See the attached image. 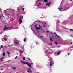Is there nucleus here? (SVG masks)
Masks as SVG:
<instances>
[{
  "label": "nucleus",
  "mask_w": 73,
  "mask_h": 73,
  "mask_svg": "<svg viewBox=\"0 0 73 73\" xmlns=\"http://www.w3.org/2000/svg\"><path fill=\"white\" fill-rule=\"evenodd\" d=\"M30 73H32V71H30Z\"/></svg>",
  "instance_id": "79ce46f5"
},
{
  "label": "nucleus",
  "mask_w": 73,
  "mask_h": 73,
  "mask_svg": "<svg viewBox=\"0 0 73 73\" xmlns=\"http://www.w3.org/2000/svg\"><path fill=\"white\" fill-rule=\"evenodd\" d=\"M20 55H21V54H22V53L23 52V51L20 50Z\"/></svg>",
  "instance_id": "2eb2a0df"
},
{
  "label": "nucleus",
  "mask_w": 73,
  "mask_h": 73,
  "mask_svg": "<svg viewBox=\"0 0 73 73\" xmlns=\"http://www.w3.org/2000/svg\"><path fill=\"white\" fill-rule=\"evenodd\" d=\"M40 27L41 28V27Z\"/></svg>",
  "instance_id": "338daca9"
},
{
  "label": "nucleus",
  "mask_w": 73,
  "mask_h": 73,
  "mask_svg": "<svg viewBox=\"0 0 73 73\" xmlns=\"http://www.w3.org/2000/svg\"><path fill=\"white\" fill-rule=\"evenodd\" d=\"M55 43L56 45H58V44L57 43V42H55Z\"/></svg>",
  "instance_id": "72a5a7b5"
},
{
  "label": "nucleus",
  "mask_w": 73,
  "mask_h": 73,
  "mask_svg": "<svg viewBox=\"0 0 73 73\" xmlns=\"http://www.w3.org/2000/svg\"><path fill=\"white\" fill-rule=\"evenodd\" d=\"M3 70V69H1V70Z\"/></svg>",
  "instance_id": "09e8293b"
},
{
  "label": "nucleus",
  "mask_w": 73,
  "mask_h": 73,
  "mask_svg": "<svg viewBox=\"0 0 73 73\" xmlns=\"http://www.w3.org/2000/svg\"><path fill=\"white\" fill-rule=\"evenodd\" d=\"M26 38H25V39L24 40V42H26Z\"/></svg>",
  "instance_id": "473e14b6"
},
{
  "label": "nucleus",
  "mask_w": 73,
  "mask_h": 73,
  "mask_svg": "<svg viewBox=\"0 0 73 73\" xmlns=\"http://www.w3.org/2000/svg\"><path fill=\"white\" fill-rule=\"evenodd\" d=\"M5 52H4L3 54V56H5Z\"/></svg>",
  "instance_id": "b1692460"
},
{
  "label": "nucleus",
  "mask_w": 73,
  "mask_h": 73,
  "mask_svg": "<svg viewBox=\"0 0 73 73\" xmlns=\"http://www.w3.org/2000/svg\"><path fill=\"white\" fill-rule=\"evenodd\" d=\"M70 1H72V0H70Z\"/></svg>",
  "instance_id": "0e129e2a"
},
{
  "label": "nucleus",
  "mask_w": 73,
  "mask_h": 73,
  "mask_svg": "<svg viewBox=\"0 0 73 73\" xmlns=\"http://www.w3.org/2000/svg\"><path fill=\"white\" fill-rule=\"evenodd\" d=\"M21 62H22V64H26V65H28V66L29 64V63L27 62H23V61H22V60H21Z\"/></svg>",
  "instance_id": "423d86ee"
},
{
  "label": "nucleus",
  "mask_w": 73,
  "mask_h": 73,
  "mask_svg": "<svg viewBox=\"0 0 73 73\" xmlns=\"http://www.w3.org/2000/svg\"><path fill=\"white\" fill-rule=\"evenodd\" d=\"M41 0H37L36 1V2L35 4L36 5V6L38 7H39V5H41Z\"/></svg>",
  "instance_id": "7ed1b4c3"
},
{
  "label": "nucleus",
  "mask_w": 73,
  "mask_h": 73,
  "mask_svg": "<svg viewBox=\"0 0 73 73\" xmlns=\"http://www.w3.org/2000/svg\"><path fill=\"white\" fill-rule=\"evenodd\" d=\"M50 45H53V44L52 43H50Z\"/></svg>",
  "instance_id": "58836bf2"
},
{
  "label": "nucleus",
  "mask_w": 73,
  "mask_h": 73,
  "mask_svg": "<svg viewBox=\"0 0 73 73\" xmlns=\"http://www.w3.org/2000/svg\"><path fill=\"white\" fill-rule=\"evenodd\" d=\"M59 10V11H66L69 9V8H68L67 7H65L64 8H58Z\"/></svg>",
  "instance_id": "f03ea898"
},
{
  "label": "nucleus",
  "mask_w": 73,
  "mask_h": 73,
  "mask_svg": "<svg viewBox=\"0 0 73 73\" xmlns=\"http://www.w3.org/2000/svg\"><path fill=\"white\" fill-rule=\"evenodd\" d=\"M63 1H64V0H62L61 2V4H62V3L63 2Z\"/></svg>",
  "instance_id": "2f4dec72"
},
{
  "label": "nucleus",
  "mask_w": 73,
  "mask_h": 73,
  "mask_svg": "<svg viewBox=\"0 0 73 73\" xmlns=\"http://www.w3.org/2000/svg\"><path fill=\"white\" fill-rule=\"evenodd\" d=\"M55 35H56V36L58 38V37H60V36H58V35H57L56 33H54Z\"/></svg>",
  "instance_id": "a211bd4d"
},
{
  "label": "nucleus",
  "mask_w": 73,
  "mask_h": 73,
  "mask_svg": "<svg viewBox=\"0 0 73 73\" xmlns=\"http://www.w3.org/2000/svg\"><path fill=\"white\" fill-rule=\"evenodd\" d=\"M70 36H71V37H72V38L73 37V36H72L71 35H70Z\"/></svg>",
  "instance_id": "c03bdc74"
},
{
  "label": "nucleus",
  "mask_w": 73,
  "mask_h": 73,
  "mask_svg": "<svg viewBox=\"0 0 73 73\" xmlns=\"http://www.w3.org/2000/svg\"><path fill=\"white\" fill-rule=\"evenodd\" d=\"M21 62H22V64H26V65H28V66L29 64V63L27 62H23V61H22V60H21Z\"/></svg>",
  "instance_id": "39448f33"
},
{
  "label": "nucleus",
  "mask_w": 73,
  "mask_h": 73,
  "mask_svg": "<svg viewBox=\"0 0 73 73\" xmlns=\"http://www.w3.org/2000/svg\"><path fill=\"white\" fill-rule=\"evenodd\" d=\"M3 45H1V46H0V48H1H1H3Z\"/></svg>",
  "instance_id": "4be33fe9"
},
{
  "label": "nucleus",
  "mask_w": 73,
  "mask_h": 73,
  "mask_svg": "<svg viewBox=\"0 0 73 73\" xmlns=\"http://www.w3.org/2000/svg\"><path fill=\"white\" fill-rule=\"evenodd\" d=\"M50 3H51V2H49L48 3L46 4V5L47 6H49V5H50Z\"/></svg>",
  "instance_id": "9b49d317"
},
{
  "label": "nucleus",
  "mask_w": 73,
  "mask_h": 73,
  "mask_svg": "<svg viewBox=\"0 0 73 73\" xmlns=\"http://www.w3.org/2000/svg\"><path fill=\"white\" fill-rule=\"evenodd\" d=\"M3 58H2L1 59V61H3Z\"/></svg>",
  "instance_id": "ea45409f"
},
{
  "label": "nucleus",
  "mask_w": 73,
  "mask_h": 73,
  "mask_svg": "<svg viewBox=\"0 0 73 73\" xmlns=\"http://www.w3.org/2000/svg\"><path fill=\"white\" fill-rule=\"evenodd\" d=\"M68 55H69V53H68Z\"/></svg>",
  "instance_id": "3c124183"
},
{
  "label": "nucleus",
  "mask_w": 73,
  "mask_h": 73,
  "mask_svg": "<svg viewBox=\"0 0 73 73\" xmlns=\"http://www.w3.org/2000/svg\"><path fill=\"white\" fill-rule=\"evenodd\" d=\"M68 23V21H64L63 23V24H67Z\"/></svg>",
  "instance_id": "0eeeda50"
},
{
  "label": "nucleus",
  "mask_w": 73,
  "mask_h": 73,
  "mask_svg": "<svg viewBox=\"0 0 73 73\" xmlns=\"http://www.w3.org/2000/svg\"><path fill=\"white\" fill-rule=\"evenodd\" d=\"M50 66H52V63L51 62H50Z\"/></svg>",
  "instance_id": "7c9ffc66"
},
{
  "label": "nucleus",
  "mask_w": 73,
  "mask_h": 73,
  "mask_svg": "<svg viewBox=\"0 0 73 73\" xmlns=\"http://www.w3.org/2000/svg\"><path fill=\"white\" fill-rule=\"evenodd\" d=\"M0 10H1V9H0Z\"/></svg>",
  "instance_id": "e2e57ef3"
},
{
  "label": "nucleus",
  "mask_w": 73,
  "mask_h": 73,
  "mask_svg": "<svg viewBox=\"0 0 73 73\" xmlns=\"http://www.w3.org/2000/svg\"><path fill=\"white\" fill-rule=\"evenodd\" d=\"M60 52H61V51L60 50L59 51V52H57L58 55H60Z\"/></svg>",
  "instance_id": "f3484780"
},
{
  "label": "nucleus",
  "mask_w": 73,
  "mask_h": 73,
  "mask_svg": "<svg viewBox=\"0 0 73 73\" xmlns=\"http://www.w3.org/2000/svg\"><path fill=\"white\" fill-rule=\"evenodd\" d=\"M4 39L5 41H7V40L6 39V38H4V39L3 38L2 39V40H4Z\"/></svg>",
  "instance_id": "a878e982"
},
{
  "label": "nucleus",
  "mask_w": 73,
  "mask_h": 73,
  "mask_svg": "<svg viewBox=\"0 0 73 73\" xmlns=\"http://www.w3.org/2000/svg\"><path fill=\"white\" fill-rule=\"evenodd\" d=\"M31 69L30 68H29L28 69V71H27L28 73H30V70H31Z\"/></svg>",
  "instance_id": "ddd939ff"
},
{
  "label": "nucleus",
  "mask_w": 73,
  "mask_h": 73,
  "mask_svg": "<svg viewBox=\"0 0 73 73\" xmlns=\"http://www.w3.org/2000/svg\"><path fill=\"white\" fill-rule=\"evenodd\" d=\"M22 10L23 11H24V8H23L22 9Z\"/></svg>",
  "instance_id": "4c0bfd02"
},
{
  "label": "nucleus",
  "mask_w": 73,
  "mask_h": 73,
  "mask_svg": "<svg viewBox=\"0 0 73 73\" xmlns=\"http://www.w3.org/2000/svg\"><path fill=\"white\" fill-rule=\"evenodd\" d=\"M31 64H32V65H33V64L32 62L31 63Z\"/></svg>",
  "instance_id": "49530a36"
},
{
  "label": "nucleus",
  "mask_w": 73,
  "mask_h": 73,
  "mask_svg": "<svg viewBox=\"0 0 73 73\" xmlns=\"http://www.w3.org/2000/svg\"><path fill=\"white\" fill-rule=\"evenodd\" d=\"M40 37H41V38H42L43 37V36H40Z\"/></svg>",
  "instance_id": "e433bc0d"
},
{
  "label": "nucleus",
  "mask_w": 73,
  "mask_h": 73,
  "mask_svg": "<svg viewBox=\"0 0 73 73\" xmlns=\"http://www.w3.org/2000/svg\"><path fill=\"white\" fill-rule=\"evenodd\" d=\"M13 21V19H11L10 20H9V21L10 22H11V21Z\"/></svg>",
  "instance_id": "dca6fc26"
},
{
  "label": "nucleus",
  "mask_w": 73,
  "mask_h": 73,
  "mask_svg": "<svg viewBox=\"0 0 73 73\" xmlns=\"http://www.w3.org/2000/svg\"><path fill=\"white\" fill-rule=\"evenodd\" d=\"M70 31H72V29H70Z\"/></svg>",
  "instance_id": "864d4df0"
},
{
  "label": "nucleus",
  "mask_w": 73,
  "mask_h": 73,
  "mask_svg": "<svg viewBox=\"0 0 73 73\" xmlns=\"http://www.w3.org/2000/svg\"><path fill=\"white\" fill-rule=\"evenodd\" d=\"M23 60H25V57L23 58Z\"/></svg>",
  "instance_id": "c756f323"
},
{
  "label": "nucleus",
  "mask_w": 73,
  "mask_h": 73,
  "mask_svg": "<svg viewBox=\"0 0 73 73\" xmlns=\"http://www.w3.org/2000/svg\"><path fill=\"white\" fill-rule=\"evenodd\" d=\"M55 33V32H54V33H53L52 32H51V33H50V34H52H52H53V33Z\"/></svg>",
  "instance_id": "5701e85b"
},
{
  "label": "nucleus",
  "mask_w": 73,
  "mask_h": 73,
  "mask_svg": "<svg viewBox=\"0 0 73 73\" xmlns=\"http://www.w3.org/2000/svg\"><path fill=\"white\" fill-rule=\"evenodd\" d=\"M14 44H17V45H19V42H15L14 41Z\"/></svg>",
  "instance_id": "1a4fd4ad"
},
{
  "label": "nucleus",
  "mask_w": 73,
  "mask_h": 73,
  "mask_svg": "<svg viewBox=\"0 0 73 73\" xmlns=\"http://www.w3.org/2000/svg\"><path fill=\"white\" fill-rule=\"evenodd\" d=\"M70 22H72V21H70Z\"/></svg>",
  "instance_id": "774afa93"
},
{
  "label": "nucleus",
  "mask_w": 73,
  "mask_h": 73,
  "mask_svg": "<svg viewBox=\"0 0 73 73\" xmlns=\"http://www.w3.org/2000/svg\"><path fill=\"white\" fill-rule=\"evenodd\" d=\"M7 53H8V54H10V53L9 52H8L7 51Z\"/></svg>",
  "instance_id": "bb28decb"
},
{
  "label": "nucleus",
  "mask_w": 73,
  "mask_h": 73,
  "mask_svg": "<svg viewBox=\"0 0 73 73\" xmlns=\"http://www.w3.org/2000/svg\"><path fill=\"white\" fill-rule=\"evenodd\" d=\"M5 15H6V16H8V15H10V14H7V15H6V14H5Z\"/></svg>",
  "instance_id": "aec40b11"
},
{
  "label": "nucleus",
  "mask_w": 73,
  "mask_h": 73,
  "mask_svg": "<svg viewBox=\"0 0 73 73\" xmlns=\"http://www.w3.org/2000/svg\"><path fill=\"white\" fill-rule=\"evenodd\" d=\"M35 29L37 30H39L40 29V27H37V25H35Z\"/></svg>",
  "instance_id": "20e7f679"
},
{
  "label": "nucleus",
  "mask_w": 73,
  "mask_h": 73,
  "mask_svg": "<svg viewBox=\"0 0 73 73\" xmlns=\"http://www.w3.org/2000/svg\"><path fill=\"white\" fill-rule=\"evenodd\" d=\"M42 24H43V27H45V26H46V23L44 22H43L42 23Z\"/></svg>",
  "instance_id": "f8f14e48"
},
{
  "label": "nucleus",
  "mask_w": 73,
  "mask_h": 73,
  "mask_svg": "<svg viewBox=\"0 0 73 73\" xmlns=\"http://www.w3.org/2000/svg\"><path fill=\"white\" fill-rule=\"evenodd\" d=\"M50 40L51 41H53V40L50 38Z\"/></svg>",
  "instance_id": "cd10ccee"
},
{
  "label": "nucleus",
  "mask_w": 73,
  "mask_h": 73,
  "mask_svg": "<svg viewBox=\"0 0 73 73\" xmlns=\"http://www.w3.org/2000/svg\"><path fill=\"white\" fill-rule=\"evenodd\" d=\"M57 23H58V21H57Z\"/></svg>",
  "instance_id": "13d9d810"
},
{
  "label": "nucleus",
  "mask_w": 73,
  "mask_h": 73,
  "mask_svg": "<svg viewBox=\"0 0 73 73\" xmlns=\"http://www.w3.org/2000/svg\"><path fill=\"white\" fill-rule=\"evenodd\" d=\"M6 10H8V11H11V9H7Z\"/></svg>",
  "instance_id": "393cba45"
},
{
  "label": "nucleus",
  "mask_w": 73,
  "mask_h": 73,
  "mask_svg": "<svg viewBox=\"0 0 73 73\" xmlns=\"http://www.w3.org/2000/svg\"><path fill=\"white\" fill-rule=\"evenodd\" d=\"M45 32V31L44 30L43 31V32Z\"/></svg>",
  "instance_id": "5fc2aeb1"
},
{
  "label": "nucleus",
  "mask_w": 73,
  "mask_h": 73,
  "mask_svg": "<svg viewBox=\"0 0 73 73\" xmlns=\"http://www.w3.org/2000/svg\"><path fill=\"white\" fill-rule=\"evenodd\" d=\"M18 25L17 23H16L13 26L10 27H4L3 29L2 30V32H4L5 31H7V30H11V29H18L17 26Z\"/></svg>",
  "instance_id": "f257e3e1"
},
{
  "label": "nucleus",
  "mask_w": 73,
  "mask_h": 73,
  "mask_svg": "<svg viewBox=\"0 0 73 73\" xmlns=\"http://www.w3.org/2000/svg\"><path fill=\"white\" fill-rule=\"evenodd\" d=\"M39 73V72H37V73Z\"/></svg>",
  "instance_id": "69168bd1"
},
{
  "label": "nucleus",
  "mask_w": 73,
  "mask_h": 73,
  "mask_svg": "<svg viewBox=\"0 0 73 73\" xmlns=\"http://www.w3.org/2000/svg\"><path fill=\"white\" fill-rule=\"evenodd\" d=\"M17 58V56H16L15 58V59H16Z\"/></svg>",
  "instance_id": "f704fd0d"
},
{
  "label": "nucleus",
  "mask_w": 73,
  "mask_h": 73,
  "mask_svg": "<svg viewBox=\"0 0 73 73\" xmlns=\"http://www.w3.org/2000/svg\"><path fill=\"white\" fill-rule=\"evenodd\" d=\"M31 64H30L29 63V65H28V66H29V67L30 68H32V66H31Z\"/></svg>",
  "instance_id": "4468645a"
},
{
  "label": "nucleus",
  "mask_w": 73,
  "mask_h": 73,
  "mask_svg": "<svg viewBox=\"0 0 73 73\" xmlns=\"http://www.w3.org/2000/svg\"><path fill=\"white\" fill-rule=\"evenodd\" d=\"M58 48H60V46H58Z\"/></svg>",
  "instance_id": "6e6d98bb"
},
{
  "label": "nucleus",
  "mask_w": 73,
  "mask_h": 73,
  "mask_svg": "<svg viewBox=\"0 0 73 73\" xmlns=\"http://www.w3.org/2000/svg\"><path fill=\"white\" fill-rule=\"evenodd\" d=\"M12 68H13V69H16V68L13 67H12Z\"/></svg>",
  "instance_id": "c85d7f7f"
},
{
  "label": "nucleus",
  "mask_w": 73,
  "mask_h": 73,
  "mask_svg": "<svg viewBox=\"0 0 73 73\" xmlns=\"http://www.w3.org/2000/svg\"><path fill=\"white\" fill-rule=\"evenodd\" d=\"M64 45H66V44H64Z\"/></svg>",
  "instance_id": "680f3d73"
},
{
  "label": "nucleus",
  "mask_w": 73,
  "mask_h": 73,
  "mask_svg": "<svg viewBox=\"0 0 73 73\" xmlns=\"http://www.w3.org/2000/svg\"><path fill=\"white\" fill-rule=\"evenodd\" d=\"M21 18L23 19V16H22Z\"/></svg>",
  "instance_id": "de8ad7c7"
},
{
  "label": "nucleus",
  "mask_w": 73,
  "mask_h": 73,
  "mask_svg": "<svg viewBox=\"0 0 73 73\" xmlns=\"http://www.w3.org/2000/svg\"><path fill=\"white\" fill-rule=\"evenodd\" d=\"M44 2H46V3H47V2H48V0H44Z\"/></svg>",
  "instance_id": "412c9836"
},
{
  "label": "nucleus",
  "mask_w": 73,
  "mask_h": 73,
  "mask_svg": "<svg viewBox=\"0 0 73 73\" xmlns=\"http://www.w3.org/2000/svg\"><path fill=\"white\" fill-rule=\"evenodd\" d=\"M8 57H10L9 54H8Z\"/></svg>",
  "instance_id": "603ef678"
},
{
  "label": "nucleus",
  "mask_w": 73,
  "mask_h": 73,
  "mask_svg": "<svg viewBox=\"0 0 73 73\" xmlns=\"http://www.w3.org/2000/svg\"><path fill=\"white\" fill-rule=\"evenodd\" d=\"M1 50V48H0V52Z\"/></svg>",
  "instance_id": "a18cd8bd"
},
{
  "label": "nucleus",
  "mask_w": 73,
  "mask_h": 73,
  "mask_svg": "<svg viewBox=\"0 0 73 73\" xmlns=\"http://www.w3.org/2000/svg\"><path fill=\"white\" fill-rule=\"evenodd\" d=\"M49 30H48L47 31V33H48V32H49Z\"/></svg>",
  "instance_id": "37998d69"
},
{
  "label": "nucleus",
  "mask_w": 73,
  "mask_h": 73,
  "mask_svg": "<svg viewBox=\"0 0 73 73\" xmlns=\"http://www.w3.org/2000/svg\"><path fill=\"white\" fill-rule=\"evenodd\" d=\"M45 53L47 55H48V54H49V53L48 52V50H46L45 51Z\"/></svg>",
  "instance_id": "9d476101"
},
{
  "label": "nucleus",
  "mask_w": 73,
  "mask_h": 73,
  "mask_svg": "<svg viewBox=\"0 0 73 73\" xmlns=\"http://www.w3.org/2000/svg\"><path fill=\"white\" fill-rule=\"evenodd\" d=\"M56 27L57 28L59 27V25H58L57 24V23L56 24Z\"/></svg>",
  "instance_id": "6ab92c4d"
},
{
  "label": "nucleus",
  "mask_w": 73,
  "mask_h": 73,
  "mask_svg": "<svg viewBox=\"0 0 73 73\" xmlns=\"http://www.w3.org/2000/svg\"><path fill=\"white\" fill-rule=\"evenodd\" d=\"M37 32L38 34H39V31H37Z\"/></svg>",
  "instance_id": "a19ab883"
},
{
  "label": "nucleus",
  "mask_w": 73,
  "mask_h": 73,
  "mask_svg": "<svg viewBox=\"0 0 73 73\" xmlns=\"http://www.w3.org/2000/svg\"><path fill=\"white\" fill-rule=\"evenodd\" d=\"M27 59H28V60H31V59H29V58H27Z\"/></svg>",
  "instance_id": "c9c22d12"
},
{
  "label": "nucleus",
  "mask_w": 73,
  "mask_h": 73,
  "mask_svg": "<svg viewBox=\"0 0 73 73\" xmlns=\"http://www.w3.org/2000/svg\"><path fill=\"white\" fill-rule=\"evenodd\" d=\"M36 9H38V8H36Z\"/></svg>",
  "instance_id": "052dcab7"
},
{
  "label": "nucleus",
  "mask_w": 73,
  "mask_h": 73,
  "mask_svg": "<svg viewBox=\"0 0 73 73\" xmlns=\"http://www.w3.org/2000/svg\"><path fill=\"white\" fill-rule=\"evenodd\" d=\"M72 42H71L70 43V44L72 45Z\"/></svg>",
  "instance_id": "8fccbe9b"
},
{
  "label": "nucleus",
  "mask_w": 73,
  "mask_h": 73,
  "mask_svg": "<svg viewBox=\"0 0 73 73\" xmlns=\"http://www.w3.org/2000/svg\"><path fill=\"white\" fill-rule=\"evenodd\" d=\"M2 16L3 17H4V16H3V15H2Z\"/></svg>",
  "instance_id": "bf43d9fd"
},
{
  "label": "nucleus",
  "mask_w": 73,
  "mask_h": 73,
  "mask_svg": "<svg viewBox=\"0 0 73 73\" xmlns=\"http://www.w3.org/2000/svg\"><path fill=\"white\" fill-rule=\"evenodd\" d=\"M20 19L19 20V24H21L22 23V19L19 18Z\"/></svg>",
  "instance_id": "6e6552de"
},
{
  "label": "nucleus",
  "mask_w": 73,
  "mask_h": 73,
  "mask_svg": "<svg viewBox=\"0 0 73 73\" xmlns=\"http://www.w3.org/2000/svg\"><path fill=\"white\" fill-rule=\"evenodd\" d=\"M18 16H19V15L18 14Z\"/></svg>",
  "instance_id": "4d7b16f0"
}]
</instances>
